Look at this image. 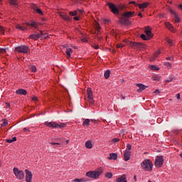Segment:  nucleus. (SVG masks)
<instances>
[{
	"mask_svg": "<svg viewBox=\"0 0 182 182\" xmlns=\"http://www.w3.org/2000/svg\"><path fill=\"white\" fill-rule=\"evenodd\" d=\"M141 168L144 171H151L153 170V162L150 159H145L141 164Z\"/></svg>",
	"mask_w": 182,
	"mask_h": 182,
	"instance_id": "f257e3e1",
	"label": "nucleus"
},
{
	"mask_svg": "<svg viewBox=\"0 0 182 182\" xmlns=\"http://www.w3.org/2000/svg\"><path fill=\"white\" fill-rule=\"evenodd\" d=\"M15 50L19 53H29L31 52V49L26 46H17L15 48Z\"/></svg>",
	"mask_w": 182,
	"mask_h": 182,
	"instance_id": "f03ea898",
	"label": "nucleus"
},
{
	"mask_svg": "<svg viewBox=\"0 0 182 182\" xmlns=\"http://www.w3.org/2000/svg\"><path fill=\"white\" fill-rule=\"evenodd\" d=\"M102 170L97 171H89L86 173L87 177H90L91 178H98L99 176L102 175Z\"/></svg>",
	"mask_w": 182,
	"mask_h": 182,
	"instance_id": "7ed1b4c3",
	"label": "nucleus"
},
{
	"mask_svg": "<svg viewBox=\"0 0 182 182\" xmlns=\"http://www.w3.org/2000/svg\"><path fill=\"white\" fill-rule=\"evenodd\" d=\"M13 170L16 177L18 180H23V178H25V173L22 171L19 170L18 168H14Z\"/></svg>",
	"mask_w": 182,
	"mask_h": 182,
	"instance_id": "20e7f679",
	"label": "nucleus"
},
{
	"mask_svg": "<svg viewBox=\"0 0 182 182\" xmlns=\"http://www.w3.org/2000/svg\"><path fill=\"white\" fill-rule=\"evenodd\" d=\"M107 6L110 9L111 12L114 14V15H119V9L118 6L117 7L116 5L113 3H107Z\"/></svg>",
	"mask_w": 182,
	"mask_h": 182,
	"instance_id": "39448f33",
	"label": "nucleus"
},
{
	"mask_svg": "<svg viewBox=\"0 0 182 182\" xmlns=\"http://www.w3.org/2000/svg\"><path fill=\"white\" fill-rule=\"evenodd\" d=\"M163 163H164V159L163 156H157L155 159V167L160 168L161 166H163Z\"/></svg>",
	"mask_w": 182,
	"mask_h": 182,
	"instance_id": "423d86ee",
	"label": "nucleus"
},
{
	"mask_svg": "<svg viewBox=\"0 0 182 182\" xmlns=\"http://www.w3.org/2000/svg\"><path fill=\"white\" fill-rule=\"evenodd\" d=\"M87 93L89 103L93 105V103H95V100H93V92H92V89L90 87L87 88Z\"/></svg>",
	"mask_w": 182,
	"mask_h": 182,
	"instance_id": "0eeeda50",
	"label": "nucleus"
},
{
	"mask_svg": "<svg viewBox=\"0 0 182 182\" xmlns=\"http://www.w3.org/2000/svg\"><path fill=\"white\" fill-rule=\"evenodd\" d=\"M127 43L131 48H133L134 49H139V48H141V46H143V43L133 41H129Z\"/></svg>",
	"mask_w": 182,
	"mask_h": 182,
	"instance_id": "6e6552de",
	"label": "nucleus"
},
{
	"mask_svg": "<svg viewBox=\"0 0 182 182\" xmlns=\"http://www.w3.org/2000/svg\"><path fill=\"white\" fill-rule=\"evenodd\" d=\"M26 182H32V172L29 171V170L26 169Z\"/></svg>",
	"mask_w": 182,
	"mask_h": 182,
	"instance_id": "1a4fd4ad",
	"label": "nucleus"
},
{
	"mask_svg": "<svg viewBox=\"0 0 182 182\" xmlns=\"http://www.w3.org/2000/svg\"><path fill=\"white\" fill-rule=\"evenodd\" d=\"M46 126H48V127H53V129H58L59 127V124L56 122H45Z\"/></svg>",
	"mask_w": 182,
	"mask_h": 182,
	"instance_id": "9d476101",
	"label": "nucleus"
},
{
	"mask_svg": "<svg viewBox=\"0 0 182 182\" xmlns=\"http://www.w3.org/2000/svg\"><path fill=\"white\" fill-rule=\"evenodd\" d=\"M169 12H170V14L173 15L175 22L178 23V22H180V18H178L177 13H176V11H174L173 9H169Z\"/></svg>",
	"mask_w": 182,
	"mask_h": 182,
	"instance_id": "9b49d317",
	"label": "nucleus"
},
{
	"mask_svg": "<svg viewBox=\"0 0 182 182\" xmlns=\"http://www.w3.org/2000/svg\"><path fill=\"white\" fill-rule=\"evenodd\" d=\"M132 156V152L130 151H124V159L125 161H129Z\"/></svg>",
	"mask_w": 182,
	"mask_h": 182,
	"instance_id": "f8f14e48",
	"label": "nucleus"
},
{
	"mask_svg": "<svg viewBox=\"0 0 182 182\" xmlns=\"http://www.w3.org/2000/svg\"><path fill=\"white\" fill-rule=\"evenodd\" d=\"M119 22L122 25H127V23H129V18H127V17H124L122 14V17L120 18Z\"/></svg>",
	"mask_w": 182,
	"mask_h": 182,
	"instance_id": "ddd939ff",
	"label": "nucleus"
},
{
	"mask_svg": "<svg viewBox=\"0 0 182 182\" xmlns=\"http://www.w3.org/2000/svg\"><path fill=\"white\" fill-rule=\"evenodd\" d=\"M145 33L146 34V37L153 38V33H151V30H150V27H146Z\"/></svg>",
	"mask_w": 182,
	"mask_h": 182,
	"instance_id": "4468645a",
	"label": "nucleus"
},
{
	"mask_svg": "<svg viewBox=\"0 0 182 182\" xmlns=\"http://www.w3.org/2000/svg\"><path fill=\"white\" fill-rule=\"evenodd\" d=\"M41 38V33L31 34L30 36V39H33L34 41H38Z\"/></svg>",
	"mask_w": 182,
	"mask_h": 182,
	"instance_id": "2eb2a0df",
	"label": "nucleus"
},
{
	"mask_svg": "<svg viewBox=\"0 0 182 182\" xmlns=\"http://www.w3.org/2000/svg\"><path fill=\"white\" fill-rule=\"evenodd\" d=\"M133 15H134V11H128V12H125L123 14V16H124L125 18H127L128 19H129V18L133 17Z\"/></svg>",
	"mask_w": 182,
	"mask_h": 182,
	"instance_id": "dca6fc26",
	"label": "nucleus"
},
{
	"mask_svg": "<svg viewBox=\"0 0 182 182\" xmlns=\"http://www.w3.org/2000/svg\"><path fill=\"white\" fill-rule=\"evenodd\" d=\"M117 182H127V179H126V175H122L119 178H116Z\"/></svg>",
	"mask_w": 182,
	"mask_h": 182,
	"instance_id": "f3484780",
	"label": "nucleus"
},
{
	"mask_svg": "<svg viewBox=\"0 0 182 182\" xmlns=\"http://www.w3.org/2000/svg\"><path fill=\"white\" fill-rule=\"evenodd\" d=\"M16 93L17 95H23V96H26V95L28 94V92H26V90H23V89H18L16 91Z\"/></svg>",
	"mask_w": 182,
	"mask_h": 182,
	"instance_id": "a211bd4d",
	"label": "nucleus"
},
{
	"mask_svg": "<svg viewBox=\"0 0 182 182\" xmlns=\"http://www.w3.org/2000/svg\"><path fill=\"white\" fill-rule=\"evenodd\" d=\"M165 26L171 32H174V27H173V24H171L170 22H166Z\"/></svg>",
	"mask_w": 182,
	"mask_h": 182,
	"instance_id": "6ab92c4d",
	"label": "nucleus"
},
{
	"mask_svg": "<svg viewBox=\"0 0 182 182\" xmlns=\"http://www.w3.org/2000/svg\"><path fill=\"white\" fill-rule=\"evenodd\" d=\"M137 87H139V90H137V92H143L145 89H146L147 86L143 85V84H136Z\"/></svg>",
	"mask_w": 182,
	"mask_h": 182,
	"instance_id": "aec40b11",
	"label": "nucleus"
},
{
	"mask_svg": "<svg viewBox=\"0 0 182 182\" xmlns=\"http://www.w3.org/2000/svg\"><path fill=\"white\" fill-rule=\"evenodd\" d=\"M40 32V35H41V39H48V38L49 37V35L46 33H44L43 31H39Z\"/></svg>",
	"mask_w": 182,
	"mask_h": 182,
	"instance_id": "412c9836",
	"label": "nucleus"
},
{
	"mask_svg": "<svg viewBox=\"0 0 182 182\" xmlns=\"http://www.w3.org/2000/svg\"><path fill=\"white\" fill-rule=\"evenodd\" d=\"M26 26H32L33 28H35L36 29H38V23L35 21H32L31 23H26Z\"/></svg>",
	"mask_w": 182,
	"mask_h": 182,
	"instance_id": "4be33fe9",
	"label": "nucleus"
},
{
	"mask_svg": "<svg viewBox=\"0 0 182 182\" xmlns=\"http://www.w3.org/2000/svg\"><path fill=\"white\" fill-rule=\"evenodd\" d=\"M117 154L116 153H112L109 154V156L108 157L109 160H117Z\"/></svg>",
	"mask_w": 182,
	"mask_h": 182,
	"instance_id": "5701e85b",
	"label": "nucleus"
},
{
	"mask_svg": "<svg viewBox=\"0 0 182 182\" xmlns=\"http://www.w3.org/2000/svg\"><path fill=\"white\" fill-rule=\"evenodd\" d=\"M33 9L37 12V14H39V15H43V12H42V10L41 9L38 8V6L35 5L33 6Z\"/></svg>",
	"mask_w": 182,
	"mask_h": 182,
	"instance_id": "b1692460",
	"label": "nucleus"
},
{
	"mask_svg": "<svg viewBox=\"0 0 182 182\" xmlns=\"http://www.w3.org/2000/svg\"><path fill=\"white\" fill-rule=\"evenodd\" d=\"M73 52V50H72V48H67L66 50H65V53L67 55V58L68 59H69V58H70V54Z\"/></svg>",
	"mask_w": 182,
	"mask_h": 182,
	"instance_id": "393cba45",
	"label": "nucleus"
},
{
	"mask_svg": "<svg viewBox=\"0 0 182 182\" xmlns=\"http://www.w3.org/2000/svg\"><path fill=\"white\" fill-rule=\"evenodd\" d=\"M60 16L63 19V21H66L67 22H70V18L68 15L60 14Z\"/></svg>",
	"mask_w": 182,
	"mask_h": 182,
	"instance_id": "a878e982",
	"label": "nucleus"
},
{
	"mask_svg": "<svg viewBox=\"0 0 182 182\" xmlns=\"http://www.w3.org/2000/svg\"><path fill=\"white\" fill-rule=\"evenodd\" d=\"M86 149H92L93 147V144H92V141H87L85 142Z\"/></svg>",
	"mask_w": 182,
	"mask_h": 182,
	"instance_id": "bb28decb",
	"label": "nucleus"
},
{
	"mask_svg": "<svg viewBox=\"0 0 182 182\" xmlns=\"http://www.w3.org/2000/svg\"><path fill=\"white\" fill-rule=\"evenodd\" d=\"M73 182H86L87 180L85 178H75L73 181Z\"/></svg>",
	"mask_w": 182,
	"mask_h": 182,
	"instance_id": "cd10ccee",
	"label": "nucleus"
},
{
	"mask_svg": "<svg viewBox=\"0 0 182 182\" xmlns=\"http://www.w3.org/2000/svg\"><path fill=\"white\" fill-rule=\"evenodd\" d=\"M90 119H86L82 123V126H90Z\"/></svg>",
	"mask_w": 182,
	"mask_h": 182,
	"instance_id": "c85d7f7f",
	"label": "nucleus"
},
{
	"mask_svg": "<svg viewBox=\"0 0 182 182\" xmlns=\"http://www.w3.org/2000/svg\"><path fill=\"white\" fill-rule=\"evenodd\" d=\"M149 6L148 3H144L142 4H139V9H144V8H147V6Z\"/></svg>",
	"mask_w": 182,
	"mask_h": 182,
	"instance_id": "c756f323",
	"label": "nucleus"
},
{
	"mask_svg": "<svg viewBox=\"0 0 182 182\" xmlns=\"http://www.w3.org/2000/svg\"><path fill=\"white\" fill-rule=\"evenodd\" d=\"M16 29H20V31H26V29H28V28L25 27V26H21L19 25H16Z\"/></svg>",
	"mask_w": 182,
	"mask_h": 182,
	"instance_id": "7c9ffc66",
	"label": "nucleus"
},
{
	"mask_svg": "<svg viewBox=\"0 0 182 182\" xmlns=\"http://www.w3.org/2000/svg\"><path fill=\"white\" fill-rule=\"evenodd\" d=\"M9 4L11 5H13L14 6H16V5H18V1L16 0H9Z\"/></svg>",
	"mask_w": 182,
	"mask_h": 182,
	"instance_id": "2f4dec72",
	"label": "nucleus"
},
{
	"mask_svg": "<svg viewBox=\"0 0 182 182\" xmlns=\"http://www.w3.org/2000/svg\"><path fill=\"white\" fill-rule=\"evenodd\" d=\"M104 76H105V79H107L108 77H110V70H107L105 73Z\"/></svg>",
	"mask_w": 182,
	"mask_h": 182,
	"instance_id": "473e14b6",
	"label": "nucleus"
},
{
	"mask_svg": "<svg viewBox=\"0 0 182 182\" xmlns=\"http://www.w3.org/2000/svg\"><path fill=\"white\" fill-rule=\"evenodd\" d=\"M164 65L165 66H166V68H168V69H171V68H172V65H171V63H170L169 62H166V63H164Z\"/></svg>",
	"mask_w": 182,
	"mask_h": 182,
	"instance_id": "72a5a7b5",
	"label": "nucleus"
},
{
	"mask_svg": "<svg viewBox=\"0 0 182 182\" xmlns=\"http://www.w3.org/2000/svg\"><path fill=\"white\" fill-rule=\"evenodd\" d=\"M124 8H126V6H124V4H119V5H118L119 11H123V9H124Z\"/></svg>",
	"mask_w": 182,
	"mask_h": 182,
	"instance_id": "f704fd0d",
	"label": "nucleus"
},
{
	"mask_svg": "<svg viewBox=\"0 0 182 182\" xmlns=\"http://www.w3.org/2000/svg\"><path fill=\"white\" fill-rule=\"evenodd\" d=\"M141 39H143V41H149L150 39V38L146 36L144 34H141Z\"/></svg>",
	"mask_w": 182,
	"mask_h": 182,
	"instance_id": "c9c22d12",
	"label": "nucleus"
},
{
	"mask_svg": "<svg viewBox=\"0 0 182 182\" xmlns=\"http://www.w3.org/2000/svg\"><path fill=\"white\" fill-rule=\"evenodd\" d=\"M1 127H5L6 126H8V120L4 119L3 123L1 124Z\"/></svg>",
	"mask_w": 182,
	"mask_h": 182,
	"instance_id": "e433bc0d",
	"label": "nucleus"
},
{
	"mask_svg": "<svg viewBox=\"0 0 182 182\" xmlns=\"http://www.w3.org/2000/svg\"><path fill=\"white\" fill-rule=\"evenodd\" d=\"M150 69H151L152 70H159V67L156 65H150Z\"/></svg>",
	"mask_w": 182,
	"mask_h": 182,
	"instance_id": "4c0bfd02",
	"label": "nucleus"
},
{
	"mask_svg": "<svg viewBox=\"0 0 182 182\" xmlns=\"http://www.w3.org/2000/svg\"><path fill=\"white\" fill-rule=\"evenodd\" d=\"M30 70H31V72H33V73L36 72V66H35V65H31V66L30 67Z\"/></svg>",
	"mask_w": 182,
	"mask_h": 182,
	"instance_id": "58836bf2",
	"label": "nucleus"
},
{
	"mask_svg": "<svg viewBox=\"0 0 182 182\" xmlns=\"http://www.w3.org/2000/svg\"><path fill=\"white\" fill-rule=\"evenodd\" d=\"M105 177H107V178H112V177H113V174H112V173H107L105 174Z\"/></svg>",
	"mask_w": 182,
	"mask_h": 182,
	"instance_id": "ea45409f",
	"label": "nucleus"
},
{
	"mask_svg": "<svg viewBox=\"0 0 182 182\" xmlns=\"http://www.w3.org/2000/svg\"><path fill=\"white\" fill-rule=\"evenodd\" d=\"M0 33L3 35L5 34V28H4L1 26H0Z\"/></svg>",
	"mask_w": 182,
	"mask_h": 182,
	"instance_id": "a19ab883",
	"label": "nucleus"
},
{
	"mask_svg": "<svg viewBox=\"0 0 182 182\" xmlns=\"http://www.w3.org/2000/svg\"><path fill=\"white\" fill-rule=\"evenodd\" d=\"M166 42H167V43H168V45H170L171 46H173V41L167 38Z\"/></svg>",
	"mask_w": 182,
	"mask_h": 182,
	"instance_id": "79ce46f5",
	"label": "nucleus"
},
{
	"mask_svg": "<svg viewBox=\"0 0 182 182\" xmlns=\"http://www.w3.org/2000/svg\"><path fill=\"white\" fill-rule=\"evenodd\" d=\"M127 151H130V150H132V145H130L129 144H127Z\"/></svg>",
	"mask_w": 182,
	"mask_h": 182,
	"instance_id": "37998d69",
	"label": "nucleus"
},
{
	"mask_svg": "<svg viewBox=\"0 0 182 182\" xmlns=\"http://www.w3.org/2000/svg\"><path fill=\"white\" fill-rule=\"evenodd\" d=\"M170 82H173V77H169V79L166 80V83H170Z\"/></svg>",
	"mask_w": 182,
	"mask_h": 182,
	"instance_id": "c03bdc74",
	"label": "nucleus"
},
{
	"mask_svg": "<svg viewBox=\"0 0 182 182\" xmlns=\"http://www.w3.org/2000/svg\"><path fill=\"white\" fill-rule=\"evenodd\" d=\"M51 146H60V143H56V142H51L50 143Z\"/></svg>",
	"mask_w": 182,
	"mask_h": 182,
	"instance_id": "a18cd8bd",
	"label": "nucleus"
},
{
	"mask_svg": "<svg viewBox=\"0 0 182 182\" xmlns=\"http://www.w3.org/2000/svg\"><path fill=\"white\" fill-rule=\"evenodd\" d=\"M166 60H174V57H166Z\"/></svg>",
	"mask_w": 182,
	"mask_h": 182,
	"instance_id": "49530a36",
	"label": "nucleus"
},
{
	"mask_svg": "<svg viewBox=\"0 0 182 182\" xmlns=\"http://www.w3.org/2000/svg\"><path fill=\"white\" fill-rule=\"evenodd\" d=\"M120 139H119L118 138H114L112 139V142L113 143H117V141H119Z\"/></svg>",
	"mask_w": 182,
	"mask_h": 182,
	"instance_id": "de8ad7c7",
	"label": "nucleus"
},
{
	"mask_svg": "<svg viewBox=\"0 0 182 182\" xmlns=\"http://www.w3.org/2000/svg\"><path fill=\"white\" fill-rule=\"evenodd\" d=\"M5 52H6V50H5V48L0 49V53H5Z\"/></svg>",
	"mask_w": 182,
	"mask_h": 182,
	"instance_id": "09e8293b",
	"label": "nucleus"
},
{
	"mask_svg": "<svg viewBox=\"0 0 182 182\" xmlns=\"http://www.w3.org/2000/svg\"><path fill=\"white\" fill-rule=\"evenodd\" d=\"M65 126H66L65 124H58V127H60V129H63V127H65Z\"/></svg>",
	"mask_w": 182,
	"mask_h": 182,
	"instance_id": "8fccbe9b",
	"label": "nucleus"
},
{
	"mask_svg": "<svg viewBox=\"0 0 182 182\" xmlns=\"http://www.w3.org/2000/svg\"><path fill=\"white\" fill-rule=\"evenodd\" d=\"M69 15H70L71 16H75V13H74V11H70V12H69Z\"/></svg>",
	"mask_w": 182,
	"mask_h": 182,
	"instance_id": "3c124183",
	"label": "nucleus"
},
{
	"mask_svg": "<svg viewBox=\"0 0 182 182\" xmlns=\"http://www.w3.org/2000/svg\"><path fill=\"white\" fill-rule=\"evenodd\" d=\"M6 143H14L12 139H6Z\"/></svg>",
	"mask_w": 182,
	"mask_h": 182,
	"instance_id": "603ef678",
	"label": "nucleus"
},
{
	"mask_svg": "<svg viewBox=\"0 0 182 182\" xmlns=\"http://www.w3.org/2000/svg\"><path fill=\"white\" fill-rule=\"evenodd\" d=\"M32 100H33V102H36V101H38V97H33L32 98Z\"/></svg>",
	"mask_w": 182,
	"mask_h": 182,
	"instance_id": "864d4df0",
	"label": "nucleus"
},
{
	"mask_svg": "<svg viewBox=\"0 0 182 182\" xmlns=\"http://www.w3.org/2000/svg\"><path fill=\"white\" fill-rule=\"evenodd\" d=\"M176 98L178 99V100H180V99H181L180 93H178V94L176 95Z\"/></svg>",
	"mask_w": 182,
	"mask_h": 182,
	"instance_id": "5fc2aeb1",
	"label": "nucleus"
},
{
	"mask_svg": "<svg viewBox=\"0 0 182 182\" xmlns=\"http://www.w3.org/2000/svg\"><path fill=\"white\" fill-rule=\"evenodd\" d=\"M124 46V44H119L117 45V48H123Z\"/></svg>",
	"mask_w": 182,
	"mask_h": 182,
	"instance_id": "6e6d98bb",
	"label": "nucleus"
},
{
	"mask_svg": "<svg viewBox=\"0 0 182 182\" xmlns=\"http://www.w3.org/2000/svg\"><path fill=\"white\" fill-rule=\"evenodd\" d=\"M74 21H79V17L78 16H75L73 18Z\"/></svg>",
	"mask_w": 182,
	"mask_h": 182,
	"instance_id": "4d7b16f0",
	"label": "nucleus"
},
{
	"mask_svg": "<svg viewBox=\"0 0 182 182\" xmlns=\"http://www.w3.org/2000/svg\"><path fill=\"white\" fill-rule=\"evenodd\" d=\"M11 141L14 142V141H16V137H13L12 139H11Z\"/></svg>",
	"mask_w": 182,
	"mask_h": 182,
	"instance_id": "13d9d810",
	"label": "nucleus"
},
{
	"mask_svg": "<svg viewBox=\"0 0 182 182\" xmlns=\"http://www.w3.org/2000/svg\"><path fill=\"white\" fill-rule=\"evenodd\" d=\"M23 132H29V129H28V128H23Z\"/></svg>",
	"mask_w": 182,
	"mask_h": 182,
	"instance_id": "bf43d9fd",
	"label": "nucleus"
},
{
	"mask_svg": "<svg viewBox=\"0 0 182 182\" xmlns=\"http://www.w3.org/2000/svg\"><path fill=\"white\" fill-rule=\"evenodd\" d=\"M94 48H95V49H99V45H95V46H94Z\"/></svg>",
	"mask_w": 182,
	"mask_h": 182,
	"instance_id": "052dcab7",
	"label": "nucleus"
},
{
	"mask_svg": "<svg viewBox=\"0 0 182 182\" xmlns=\"http://www.w3.org/2000/svg\"><path fill=\"white\" fill-rule=\"evenodd\" d=\"M73 12H74L75 16H77V11H73Z\"/></svg>",
	"mask_w": 182,
	"mask_h": 182,
	"instance_id": "680f3d73",
	"label": "nucleus"
},
{
	"mask_svg": "<svg viewBox=\"0 0 182 182\" xmlns=\"http://www.w3.org/2000/svg\"><path fill=\"white\" fill-rule=\"evenodd\" d=\"M154 93H160V90H156L154 91Z\"/></svg>",
	"mask_w": 182,
	"mask_h": 182,
	"instance_id": "e2e57ef3",
	"label": "nucleus"
},
{
	"mask_svg": "<svg viewBox=\"0 0 182 182\" xmlns=\"http://www.w3.org/2000/svg\"><path fill=\"white\" fill-rule=\"evenodd\" d=\"M138 16H140L141 18H142L143 15L141 14V13H139Z\"/></svg>",
	"mask_w": 182,
	"mask_h": 182,
	"instance_id": "0e129e2a",
	"label": "nucleus"
},
{
	"mask_svg": "<svg viewBox=\"0 0 182 182\" xmlns=\"http://www.w3.org/2000/svg\"><path fill=\"white\" fill-rule=\"evenodd\" d=\"M6 105L7 106V107H10L11 105L8 102L6 103Z\"/></svg>",
	"mask_w": 182,
	"mask_h": 182,
	"instance_id": "69168bd1",
	"label": "nucleus"
},
{
	"mask_svg": "<svg viewBox=\"0 0 182 182\" xmlns=\"http://www.w3.org/2000/svg\"><path fill=\"white\" fill-rule=\"evenodd\" d=\"M159 55H160V51L156 53V56H159Z\"/></svg>",
	"mask_w": 182,
	"mask_h": 182,
	"instance_id": "338daca9",
	"label": "nucleus"
},
{
	"mask_svg": "<svg viewBox=\"0 0 182 182\" xmlns=\"http://www.w3.org/2000/svg\"><path fill=\"white\" fill-rule=\"evenodd\" d=\"M178 8H179L180 9H181V11H182V4H180V5L178 6Z\"/></svg>",
	"mask_w": 182,
	"mask_h": 182,
	"instance_id": "774afa93",
	"label": "nucleus"
}]
</instances>
